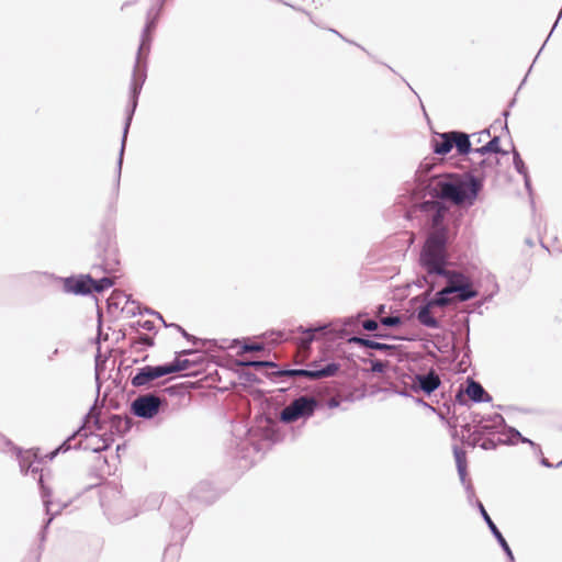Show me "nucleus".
Masks as SVG:
<instances>
[{
  "label": "nucleus",
  "instance_id": "nucleus-44",
  "mask_svg": "<svg viewBox=\"0 0 562 562\" xmlns=\"http://www.w3.org/2000/svg\"><path fill=\"white\" fill-rule=\"evenodd\" d=\"M381 326L380 321L369 318L362 322V328L369 333H372V336L375 338H390L391 336L386 334H382L379 331V327Z\"/></svg>",
  "mask_w": 562,
  "mask_h": 562
},
{
  "label": "nucleus",
  "instance_id": "nucleus-15",
  "mask_svg": "<svg viewBox=\"0 0 562 562\" xmlns=\"http://www.w3.org/2000/svg\"><path fill=\"white\" fill-rule=\"evenodd\" d=\"M168 406L165 397H159L155 393L138 395L130 404V413L144 420H151Z\"/></svg>",
  "mask_w": 562,
  "mask_h": 562
},
{
  "label": "nucleus",
  "instance_id": "nucleus-30",
  "mask_svg": "<svg viewBox=\"0 0 562 562\" xmlns=\"http://www.w3.org/2000/svg\"><path fill=\"white\" fill-rule=\"evenodd\" d=\"M452 452L460 482H464L465 477L468 476L467 452L463 448L459 447L458 445H454L452 447Z\"/></svg>",
  "mask_w": 562,
  "mask_h": 562
},
{
  "label": "nucleus",
  "instance_id": "nucleus-51",
  "mask_svg": "<svg viewBox=\"0 0 562 562\" xmlns=\"http://www.w3.org/2000/svg\"><path fill=\"white\" fill-rule=\"evenodd\" d=\"M436 277L437 276H428V273L425 272L424 276L417 278L415 285L419 289L428 286L430 291H434L437 286Z\"/></svg>",
  "mask_w": 562,
  "mask_h": 562
},
{
  "label": "nucleus",
  "instance_id": "nucleus-62",
  "mask_svg": "<svg viewBox=\"0 0 562 562\" xmlns=\"http://www.w3.org/2000/svg\"><path fill=\"white\" fill-rule=\"evenodd\" d=\"M436 341L434 344V348L437 349V351L441 352V353H445L447 352L448 348H449V344L446 341V338L441 335H436Z\"/></svg>",
  "mask_w": 562,
  "mask_h": 562
},
{
  "label": "nucleus",
  "instance_id": "nucleus-18",
  "mask_svg": "<svg viewBox=\"0 0 562 562\" xmlns=\"http://www.w3.org/2000/svg\"><path fill=\"white\" fill-rule=\"evenodd\" d=\"M88 419V415H85L81 422V425L75 429L70 435H68L58 446L57 451H61L63 454L70 450H90L95 448L94 445H91L89 440L93 432H88L86 428V423Z\"/></svg>",
  "mask_w": 562,
  "mask_h": 562
},
{
  "label": "nucleus",
  "instance_id": "nucleus-33",
  "mask_svg": "<svg viewBox=\"0 0 562 562\" xmlns=\"http://www.w3.org/2000/svg\"><path fill=\"white\" fill-rule=\"evenodd\" d=\"M467 334H465V341L463 347V355L461 360L458 362L456 367L457 373H464L467 371V368L471 366V348L469 345L470 341V325H469V318L467 319Z\"/></svg>",
  "mask_w": 562,
  "mask_h": 562
},
{
  "label": "nucleus",
  "instance_id": "nucleus-36",
  "mask_svg": "<svg viewBox=\"0 0 562 562\" xmlns=\"http://www.w3.org/2000/svg\"><path fill=\"white\" fill-rule=\"evenodd\" d=\"M438 277L447 280V282H448L447 286L460 285L461 283L465 282L470 278L464 272L451 270L448 268H446L443 270V272H441Z\"/></svg>",
  "mask_w": 562,
  "mask_h": 562
},
{
  "label": "nucleus",
  "instance_id": "nucleus-4",
  "mask_svg": "<svg viewBox=\"0 0 562 562\" xmlns=\"http://www.w3.org/2000/svg\"><path fill=\"white\" fill-rule=\"evenodd\" d=\"M442 385L440 375L434 368L419 372L409 369L408 373H401L394 381L387 383V386L381 389V392L392 393L400 396H411V393L426 397L436 396Z\"/></svg>",
  "mask_w": 562,
  "mask_h": 562
},
{
  "label": "nucleus",
  "instance_id": "nucleus-63",
  "mask_svg": "<svg viewBox=\"0 0 562 562\" xmlns=\"http://www.w3.org/2000/svg\"><path fill=\"white\" fill-rule=\"evenodd\" d=\"M488 278H491V279H492V282H493V291H492L491 293H488V294H486V295H483V296H482V300H483V302H484V303H488V302H491V301L493 300V297H494V296L498 293V291H499V285H498V283L496 282L495 277L491 274V276H488Z\"/></svg>",
  "mask_w": 562,
  "mask_h": 562
},
{
  "label": "nucleus",
  "instance_id": "nucleus-9",
  "mask_svg": "<svg viewBox=\"0 0 562 562\" xmlns=\"http://www.w3.org/2000/svg\"><path fill=\"white\" fill-rule=\"evenodd\" d=\"M0 440L7 448L11 449L15 453L20 471L23 475L32 473L35 476L36 474L41 475L43 473L45 477L47 474H50V471L47 470V472L45 473V470L40 468V464H42L45 459L48 461H53L58 454H63L61 451H57L56 447L45 457H42L40 448H31L24 450L23 448L15 446L9 438L4 436H1ZM38 477L40 476H37L36 480ZM44 483L47 484L45 481Z\"/></svg>",
  "mask_w": 562,
  "mask_h": 562
},
{
  "label": "nucleus",
  "instance_id": "nucleus-25",
  "mask_svg": "<svg viewBox=\"0 0 562 562\" xmlns=\"http://www.w3.org/2000/svg\"><path fill=\"white\" fill-rule=\"evenodd\" d=\"M160 379L156 366L146 364L137 368L135 374L131 378V384L134 387L148 386L153 381Z\"/></svg>",
  "mask_w": 562,
  "mask_h": 562
},
{
  "label": "nucleus",
  "instance_id": "nucleus-23",
  "mask_svg": "<svg viewBox=\"0 0 562 562\" xmlns=\"http://www.w3.org/2000/svg\"><path fill=\"white\" fill-rule=\"evenodd\" d=\"M453 130L448 132H434L430 139L431 151L440 157H446L453 148Z\"/></svg>",
  "mask_w": 562,
  "mask_h": 562
},
{
  "label": "nucleus",
  "instance_id": "nucleus-8",
  "mask_svg": "<svg viewBox=\"0 0 562 562\" xmlns=\"http://www.w3.org/2000/svg\"><path fill=\"white\" fill-rule=\"evenodd\" d=\"M94 252L100 262L92 265L93 270H100L109 276L117 271L120 258L115 234L105 225L101 226L100 234L94 245Z\"/></svg>",
  "mask_w": 562,
  "mask_h": 562
},
{
  "label": "nucleus",
  "instance_id": "nucleus-14",
  "mask_svg": "<svg viewBox=\"0 0 562 562\" xmlns=\"http://www.w3.org/2000/svg\"><path fill=\"white\" fill-rule=\"evenodd\" d=\"M472 423L476 435L481 437V446L486 441H498V436H502L504 427H507L505 418L499 413L473 414Z\"/></svg>",
  "mask_w": 562,
  "mask_h": 562
},
{
  "label": "nucleus",
  "instance_id": "nucleus-49",
  "mask_svg": "<svg viewBox=\"0 0 562 562\" xmlns=\"http://www.w3.org/2000/svg\"><path fill=\"white\" fill-rule=\"evenodd\" d=\"M190 382L171 384L164 392L170 396H183L188 393Z\"/></svg>",
  "mask_w": 562,
  "mask_h": 562
},
{
  "label": "nucleus",
  "instance_id": "nucleus-28",
  "mask_svg": "<svg viewBox=\"0 0 562 562\" xmlns=\"http://www.w3.org/2000/svg\"><path fill=\"white\" fill-rule=\"evenodd\" d=\"M431 412H434L441 420H446L448 418L453 420V424H450L452 427H457L460 417H462V414H458L456 404H453L451 400L445 401L442 406L438 408H431Z\"/></svg>",
  "mask_w": 562,
  "mask_h": 562
},
{
  "label": "nucleus",
  "instance_id": "nucleus-32",
  "mask_svg": "<svg viewBox=\"0 0 562 562\" xmlns=\"http://www.w3.org/2000/svg\"><path fill=\"white\" fill-rule=\"evenodd\" d=\"M453 293L452 286H445L437 291L434 296L425 297L432 306L445 307L451 303L450 295Z\"/></svg>",
  "mask_w": 562,
  "mask_h": 562
},
{
  "label": "nucleus",
  "instance_id": "nucleus-19",
  "mask_svg": "<svg viewBox=\"0 0 562 562\" xmlns=\"http://www.w3.org/2000/svg\"><path fill=\"white\" fill-rule=\"evenodd\" d=\"M491 127L485 128L479 133L468 134L463 131L453 130V144L456 154L458 157L468 158L471 154H474L475 147L472 146L471 138H474L476 144L481 143V136L491 137Z\"/></svg>",
  "mask_w": 562,
  "mask_h": 562
},
{
  "label": "nucleus",
  "instance_id": "nucleus-37",
  "mask_svg": "<svg viewBox=\"0 0 562 562\" xmlns=\"http://www.w3.org/2000/svg\"><path fill=\"white\" fill-rule=\"evenodd\" d=\"M86 415H88V418L91 417L93 419V427L97 431H102L103 434L108 430L106 414L102 416L100 409H94V405L90 407Z\"/></svg>",
  "mask_w": 562,
  "mask_h": 562
},
{
  "label": "nucleus",
  "instance_id": "nucleus-45",
  "mask_svg": "<svg viewBox=\"0 0 562 562\" xmlns=\"http://www.w3.org/2000/svg\"><path fill=\"white\" fill-rule=\"evenodd\" d=\"M468 161L474 167V170L481 171L480 175H474L473 173V176L476 177L480 180V182L482 183V187H483L484 186V180L486 178L485 169L491 167L492 162L490 161L488 158H483L477 164H474L471 158H468Z\"/></svg>",
  "mask_w": 562,
  "mask_h": 562
},
{
  "label": "nucleus",
  "instance_id": "nucleus-16",
  "mask_svg": "<svg viewBox=\"0 0 562 562\" xmlns=\"http://www.w3.org/2000/svg\"><path fill=\"white\" fill-rule=\"evenodd\" d=\"M135 114V101L133 100V104H131L128 110H125V120L122 131V138H121V147L119 150V156L116 160V175L114 179V183L112 187L110 201L108 204V210L110 213H116V202L120 195V184H121V175H122V166H123V159H124V151L127 140L128 131L133 121Z\"/></svg>",
  "mask_w": 562,
  "mask_h": 562
},
{
  "label": "nucleus",
  "instance_id": "nucleus-3",
  "mask_svg": "<svg viewBox=\"0 0 562 562\" xmlns=\"http://www.w3.org/2000/svg\"><path fill=\"white\" fill-rule=\"evenodd\" d=\"M434 165L431 160L427 158L424 159L418 169L415 172L414 180L412 182L407 181L401 188V193L396 198V204L403 207L404 214L403 216L406 220H413L415 214L419 212L416 209L415 203H413V198H417L418 201H424L430 199V194H426L430 184L435 183L439 178H443L446 176H464V175H473L472 171L457 173V172H440L432 173Z\"/></svg>",
  "mask_w": 562,
  "mask_h": 562
},
{
  "label": "nucleus",
  "instance_id": "nucleus-7",
  "mask_svg": "<svg viewBox=\"0 0 562 562\" xmlns=\"http://www.w3.org/2000/svg\"><path fill=\"white\" fill-rule=\"evenodd\" d=\"M340 370V363L331 360L323 363V359L313 360L304 369H283L279 366L274 371H267L266 376L273 382H283L284 378L302 376L310 381L335 376Z\"/></svg>",
  "mask_w": 562,
  "mask_h": 562
},
{
  "label": "nucleus",
  "instance_id": "nucleus-58",
  "mask_svg": "<svg viewBox=\"0 0 562 562\" xmlns=\"http://www.w3.org/2000/svg\"><path fill=\"white\" fill-rule=\"evenodd\" d=\"M166 0H157L148 10L146 18H156V20H159L160 12L165 5Z\"/></svg>",
  "mask_w": 562,
  "mask_h": 562
},
{
  "label": "nucleus",
  "instance_id": "nucleus-34",
  "mask_svg": "<svg viewBox=\"0 0 562 562\" xmlns=\"http://www.w3.org/2000/svg\"><path fill=\"white\" fill-rule=\"evenodd\" d=\"M237 364L262 371L265 375L267 371H274L279 368V364L272 360H238Z\"/></svg>",
  "mask_w": 562,
  "mask_h": 562
},
{
  "label": "nucleus",
  "instance_id": "nucleus-26",
  "mask_svg": "<svg viewBox=\"0 0 562 562\" xmlns=\"http://www.w3.org/2000/svg\"><path fill=\"white\" fill-rule=\"evenodd\" d=\"M432 307L434 306L426 299H424L422 303L416 307L415 315L423 326L431 329H438L441 327V322L430 314V310Z\"/></svg>",
  "mask_w": 562,
  "mask_h": 562
},
{
  "label": "nucleus",
  "instance_id": "nucleus-29",
  "mask_svg": "<svg viewBox=\"0 0 562 562\" xmlns=\"http://www.w3.org/2000/svg\"><path fill=\"white\" fill-rule=\"evenodd\" d=\"M474 154H477L480 156H486L492 154L507 156L509 151L501 146V137L495 135L491 137V139L486 142L484 145L475 147Z\"/></svg>",
  "mask_w": 562,
  "mask_h": 562
},
{
  "label": "nucleus",
  "instance_id": "nucleus-60",
  "mask_svg": "<svg viewBox=\"0 0 562 562\" xmlns=\"http://www.w3.org/2000/svg\"><path fill=\"white\" fill-rule=\"evenodd\" d=\"M173 362L177 372L186 371L192 368L189 358L180 359V357L175 356Z\"/></svg>",
  "mask_w": 562,
  "mask_h": 562
},
{
  "label": "nucleus",
  "instance_id": "nucleus-1",
  "mask_svg": "<svg viewBox=\"0 0 562 562\" xmlns=\"http://www.w3.org/2000/svg\"><path fill=\"white\" fill-rule=\"evenodd\" d=\"M426 194L430 199L418 201L413 198L416 209L430 218V233L420 248L418 265L428 276H439L449 263L448 245L458 234V225L451 229L446 223V215L452 205L472 206L482 183L473 175L446 176L430 184Z\"/></svg>",
  "mask_w": 562,
  "mask_h": 562
},
{
  "label": "nucleus",
  "instance_id": "nucleus-13",
  "mask_svg": "<svg viewBox=\"0 0 562 562\" xmlns=\"http://www.w3.org/2000/svg\"><path fill=\"white\" fill-rule=\"evenodd\" d=\"M329 327L330 325L327 323L315 322L313 324H308L307 326L300 325L290 333L279 330L271 331V334H276L278 336L277 342L292 338L295 339L301 346L306 347L310 346L314 340L328 336Z\"/></svg>",
  "mask_w": 562,
  "mask_h": 562
},
{
  "label": "nucleus",
  "instance_id": "nucleus-12",
  "mask_svg": "<svg viewBox=\"0 0 562 562\" xmlns=\"http://www.w3.org/2000/svg\"><path fill=\"white\" fill-rule=\"evenodd\" d=\"M106 423L109 424L108 430L100 435L92 437L97 438L98 442H102L101 446L97 445L92 448V452L100 454L102 451L108 450L115 440V437H123L134 426V420L130 417H123L119 414L106 413Z\"/></svg>",
  "mask_w": 562,
  "mask_h": 562
},
{
  "label": "nucleus",
  "instance_id": "nucleus-47",
  "mask_svg": "<svg viewBox=\"0 0 562 562\" xmlns=\"http://www.w3.org/2000/svg\"><path fill=\"white\" fill-rule=\"evenodd\" d=\"M88 476L92 480H94L92 483L85 486L83 492L91 491L95 487H99L101 485V481L103 479V473L100 472V469L97 467H92L89 469Z\"/></svg>",
  "mask_w": 562,
  "mask_h": 562
},
{
  "label": "nucleus",
  "instance_id": "nucleus-10",
  "mask_svg": "<svg viewBox=\"0 0 562 562\" xmlns=\"http://www.w3.org/2000/svg\"><path fill=\"white\" fill-rule=\"evenodd\" d=\"M98 493L100 506L111 524H121L136 515L132 510L125 509L126 501L122 496L117 484H105Z\"/></svg>",
  "mask_w": 562,
  "mask_h": 562
},
{
  "label": "nucleus",
  "instance_id": "nucleus-27",
  "mask_svg": "<svg viewBox=\"0 0 562 562\" xmlns=\"http://www.w3.org/2000/svg\"><path fill=\"white\" fill-rule=\"evenodd\" d=\"M467 392L471 403H491L493 397L487 393L483 385L472 376L467 378Z\"/></svg>",
  "mask_w": 562,
  "mask_h": 562
},
{
  "label": "nucleus",
  "instance_id": "nucleus-20",
  "mask_svg": "<svg viewBox=\"0 0 562 562\" xmlns=\"http://www.w3.org/2000/svg\"><path fill=\"white\" fill-rule=\"evenodd\" d=\"M475 508L479 510L482 519L486 524L488 530L491 531L492 536L497 541L498 546L502 548L504 554L506 555L508 562H515L514 553L504 538L503 533L498 529V527L495 525L491 516L488 515L487 510L485 509L483 503L480 499H475Z\"/></svg>",
  "mask_w": 562,
  "mask_h": 562
},
{
  "label": "nucleus",
  "instance_id": "nucleus-52",
  "mask_svg": "<svg viewBox=\"0 0 562 562\" xmlns=\"http://www.w3.org/2000/svg\"><path fill=\"white\" fill-rule=\"evenodd\" d=\"M380 324L385 328H397L403 324V319L400 315H391L382 317Z\"/></svg>",
  "mask_w": 562,
  "mask_h": 562
},
{
  "label": "nucleus",
  "instance_id": "nucleus-56",
  "mask_svg": "<svg viewBox=\"0 0 562 562\" xmlns=\"http://www.w3.org/2000/svg\"><path fill=\"white\" fill-rule=\"evenodd\" d=\"M158 376L162 378L171 373H177L173 360L170 362L157 364Z\"/></svg>",
  "mask_w": 562,
  "mask_h": 562
},
{
  "label": "nucleus",
  "instance_id": "nucleus-57",
  "mask_svg": "<svg viewBox=\"0 0 562 562\" xmlns=\"http://www.w3.org/2000/svg\"><path fill=\"white\" fill-rule=\"evenodd\" d=\"M475 414L474 412H470L469 413V416H463L462 415V424H459L460 428H461V431L462 434H467V435H470V432H473V429H474V423H472V415Z\"/></svg>",
  "mask_w": 562,
  "mask_h": 562
},
{
  "label": "nucleus",
  "instance_id": "nucleus-64",
  "mask_svg": "<svg viewBox=\"0 0 562 562\" xmlns=\"http://www.w3.org/2000/svg\"><path fill=\"white\" fill-rule=\"evenodd\" d=\"M192 368H201L206 362L205 356L198 351L192 358H189Z\"/></svg>",
  "mask_w": 562,
  "mask_h": 562
},
{
  "label": "nucleus",
  "instance_id": "nucleus-50",
  "mask_svg": "<svg viewBox=\"0 0 562 562\" xmlns=\"http://www.w3.org/2000/svg\"><path fill=\"white\" fill-rule=\"evenodd\" d=\"M237 374L243 385H252L261 383V380L251 371L240 370L237 371Z\"/></svg>",
  "mask_w": 562,
  "mask_h": 562
},
{
  "label": "nucleus",
  "instance_id": "nucleus-38",
  "mask_svg": "<svg viewBox=\"0 0 562 562\" xmlns=\"http://www.w3.org/2000/svg\"><path fill=\"white\" fill-rule=\"evenodd\" d=\"M362 362H370V368L362 369L367 374H384L389 368V362L379 359H361Z\"/></svg>",
  "mask_w": 562,
  "mask_h": 562
},
{
  "label": "nucleus",
  "instance_id": "nucleus-11",
  "mask_svg": "<svg viewBox=\"0 0 562 562\" xmlns=\"http://www.w3.org/2000/svg\"><path fill=\"white\" fill-rule=\"evenodd\" d=\"M37 486L40 490L42 503L47 518L44 520L41 530L38 531L40 546L33 552V557H29L24 562H40L43 543L46 540L47 530L54 518L68 506V503H54L53 490L48 484L44 483V474L42 473L37 479Z\"/></svg>",
  "mask_w": 562,
  "mask_h": 562
},
{
  "label": "nucleus",
  "instance_id": "nucleus-5",
  "mask_svg": "<svg viewBox=\"0 0 562 562\" xmlns=\"http://www.w3.org/2000/svg\"><path fill=\"white\" fill-rule=\"evenodd\" d=\"M157 23L156 18H146L130 82L128 102L125 110L130 109L133 100L135 101V110L137 109L139 95L147 79L148 55L153 41L151 33L156 30Z\"/></svg>",
  "mask_w": 562,
  "mask_h": 562
},
{
  "label": "nucleus",
  "instance_id": "nucleus-6",
  "mask_svg": "<svg viewBox=\"0 0 562 562\" xmlns=\"http://www.w3.org/2000/svg\"><path fill=\"white\" fill-rule=\"evenodd\" d=\"M162 514L169 519L170 528L172 529L175 543H170L165 550V557L171 552L175 554L179 551V546H182L189 531L187 530L192 525V519L189 517L187 510L182 505L172 498H164L160 505Z\"/></svg>",
  "mask_w": 562,
  "mask_h": 562
},
{
  "label": "nucleus",
  "instance_id": "nucleus-42",
  "mask_svg": "<svg viewBox=\"0 0 562 562\" xmlns=\"http://www.w3.org/2000/svg\"><path fill=\"white\" fill-rule=\"evenodd\" d=\"M114 284V280L108 276L101 277L99 279L93 278V282L91 284L92 294H101L104 291L111 289Z\"/></svg>",
  "mask_w": 562,
  "mask_h": 562
},
{
  "label": "nucleus",
  "instance_id": "nucleus-22",
  "mask_svg": "<svg viewBox=\"0 0 562 562\" xmlns=\"http://www.w3.org/2000/svg\"><path fill=\"white\" fill-rule=\"evenodd\" d=\"M348 342L357 345L358 347L368 351L367 353L370 358L373 357V353L370 352V350L379 351L386 355H393L394 350L396 349L395 345L375 341L369 337L363 336H351L350 338H348Z\"/></svg>",
  "mask_w": 562,
  "mask_h": 562
},
{
  "label": "nucleus",
  "instance_id": "nucleus-59",
  "mask_svg": "<svg viewBox=\"0 0 562 562\" xmlns=\"http://www.w3.org/2000/svg\"><path fill=\"white\" fill-rule=\"evenodd\" d=\"M462 442L471 448H475V447L481 448L482 440H481L480 435H476L475 429H473V432H470V435H468L467 438L463 437Z\"/></svg>",
  "mask_w": 562,
  "mask_h": 562
},
{
  "label": "nucleus",
  "instance_id": "nucleus-46",
  "mask_svg": "<svg viewBox=\"0 0 562 562\" xmlns=\"http://www.w3.org/2000/svg\"><path fill=\"white\" fill-rule=\"evenodd\" d=\"M266 346L262 342H251L247 338L240 345V349L237 351V355H246L248 352H260L265 351Z\"/></svg>",
  "mask_w": 562,
  "mask_h": 562
},
{
  "label": "nucleus",
  "instance_id": "nucleus-31",
  "mask_svg": "<svg viewBox=\"0 0 562 562\" xmlns=\"http://www.w3.org/2000/svg\"><path fill=\"white\" fill-rule=\"evenodd\" d=\"M452 288L453 293L458 295V300L460 302H468L472 299H475L479 295V290L472 285L470 278L460 285H456Z\"/></svg>",
  "mask_w": 562,
  "mask_h": 562
},
{
  "label": "nucleus",
  "instance_id": "nucleus-2",
  "mask_svg": "<svg viewBox=\"0 0 562 562\" xmlns=\"http://www.w3.org/2000/svg\"><path fill=\"white\" fill-rule=\"evenodd\" d=\"M322 408H324L323 401L314 396L297 395L281 411L278 417L277 413L272 415L270 412L263 411L256 415L254 424L247 429L248 439L236 441L235 448H231L228 453L239 462V468H245L251 450L259 452L265 447L270 448L284 439L280 423L291 425L300 419L305 423Z\"/></svg>",
  "mask_w": 562,
  "mask_h": 562
},
{
  "label": "nucleus",
  "instance_id": "nucleus-54",
  "mask_svg": "<svg viewBox=\"0 0 562 562\" xmlns=\"http://www.w3.org/2000/svg\"><path fill=\"white\" fill-rule=\"evenodd\" d=\"M461 484L463 485V487L465 490L468 503L471 506L475 507V499H477V498L475 496L474 486H473L471 480L467 476L464 482H461Z\"/></svg>",
  "mask_w": 562,
  "mask_h": 562
},
{
  "label": "nucleus",
  "instance_id": "nucleus-39",
  "mask_svg": "<svg viewBox=\"0 0 562 562\" xmlns=\"http://www.w3.org/2000/svg\"><path fill=\"white\" fill-rule=\"evenodd\" d=\"M510 153L513 156V166H514V169L516 170V172L519 173L520 176H522V178L526 176H529L528 167H527L526 162L524 161V159L521 158L520 153L517 150V148L515 147L513 142H512Z\"/></svg>",
  "mask_w": 562,
  "mask_h": 562
},
{
  "label": "nucleus",
  "instance_id": "nucleus-61",
  "mask_svg": "<svg viewBox=\"0 0 562 562\" xmlns=\"http://www.w3.org/2000/svg\"><path fill=\"white\" fill-rule=\"evenodd\" d=\"M522 179H524L525 189H526V191H527V193L529 195L531 209L535 212L536 211V204H535V200H533V189H532V184H531L530 175L524 177Z\"/></svg>",
  "mask_w": 562,
  "mask_h": 562
},
{
  "label": "nucleus",
  "instance_id": "nucleus-24",
  "mask_svg": "<svg viewBox=\"0 0 562 562\" xmlns=\"http://www.w3.org/2000/svg\"><path fill=\"white\" fill-rule=\"evenodd\" d=\"M522 438H525V436H522L517 428L507 425V427L503 429V435L498 436V441H486L482 445V449L495 450L499 446H515L518 442L522 443Z\"/></svg>",
  "mask_w": 562,
  "mask_h": 562
},
{
  "label": "nucleus",
  "instance_id": "nucleus-48",
  "mask_svg": "<svg viewBox=\"0 0 562 562\" xmlns=\"http://www.w3.org/2000/svg\"><path fill=\"white\" fill-rule=\"evenodd\" d=\"M246 338H235V339H232V340H227V339H223L222 342L223 344H220V341L217 340V346L216 345H207L209 348L211 350H216V349H235V348H238V350L240 349V345L245 341Z\"/></svg>",
  "mask_w": 562,
  "mask_h": 562
},
{
  "label": "nucleus",
  "instance_id": "nucleus-21",
  "mask_svg": "<svg viewBox=\"0 0 562 562\" xmlns=\"http://www.w3.org/2000/svg\"><path fill=\"white\" fill-rule=\"evenodd\" d=\"M221 496V492L209 481H201L190 493V501L203 505H212Z\"/></svg>",
  "mask_w": 562,
  "mask_h": 562
},
{
  "label": "nucleus",
  "instance_id": "nucleus-35",
  "mask_svg": "<svg viewBox=\"0 0 562 562\" xmlns=\"http://www.w3.org/2000/svg\"><path fill=\"white\" fill-rule=\"evenodd\" d=\"M170 326H172V328H175L178 333H180V335L187 341H189L193 345H202V346L216 345L217 346V339H207V338L196 337V336L188 333L181 325H179L177 323H171Z\"/></svg>",
  "mask_w": 562,
  "mask_h": 562
},
{
  "label": "nucleus",
  "instance_id": "nucleus-53",
  "mask_svg": "<svg viewBox=\"0 0 562 562\" xmlns=\"http://www.w3.org/2000/svg\"><path fill=\"white\" fill-rule=\"evenodd\" d=\"M130 328L133 329L134 331H136L137 334L139 333V328L144 329V330H147V331H153L156 329V326H155V323L153 321H137V322H132L128 324Z\"/></svg>",
  "mask_w": 562,
  "mask_h": 562
},
{
  "label": "nucleus",
  "instance_id": "nucleus-43",
  "mask_svg": "<svg viewBox=\"0 0 562 562\" xmlns=\"http://www.w3.org/2000/svg\"><path fill=\"white\" fill-rule=\"evenodd\" d=\"M450 400L456 404L457 409L460 407H469L471 403L468 397L467 386L464 387L462 384L457 389L454 397Z\"/></svg>",
  "mask_w": 562,
  "mask_h": 562
},
{
  "label": "nucleus",
  "instance_id": "nucleus-55",
  "mask_svg": "<svg viewBox=\"0 0 562 562\" xmlns=\"http://www.w3.org/2000/svg\"><path fill=\"white\" fill-rule=\"evenodd\" d=\"M158 376L162 378L171 373H177L173 360L170 362L157 364Z\"/></svg>",
  "mask_w": 562,
  "mask_h": 562
},
{
  "label": "nucleus",
  "instance_id": "nucleus-41",
  "mask_svg": "<svg viewBox=\"0 0 562 562\" xmlns=\"http://www.w3.org/2000/svg\"><path fill=\"white\" fill-rule=\"evenodd\" d=\"M154 345V338L142 333H138L136 339L131 341V348L135 349L137 352L143 351L146 348H150Z\"/></svg>",
  "mask_w": 562,
  "mask_h": 562
},
{
  "label": "nucleus",
  "instance_id": "nucleus-17",
  "mask_svg": "<svg viewBox=\"0 0 562 562\" xmlns=\"http://www.w3.org/2000/svg\"><path fill=\"white\" fill-rule=\"evenodd\" d=\"M48 276V273H45ZM50 278L63 283V291L67 294L76 296H90L92 295L91 284L93 278L90 273L71 274L69 277H56L49 274Z\"/></svg>",
  "mask_w": 562,
  "mask_h": 562
},
{
  "label": "nucleus",
  "instance_id": "nucleus-40",
  "mask_svg": "<svg viewBox=\"0 0 562 562\" xmlns=\"http://www.w3.org/2000/svg\"><path fill=\"white\" fill-rule=\"evenodd\" d=\"M122 299H125V304L135 303L131 294H126L123 291H113L111 296L106 300L108 310L119 308Z\"/></svg>",
  "mask_w": 562,
  "mask_h": 562
}]
</instances>
